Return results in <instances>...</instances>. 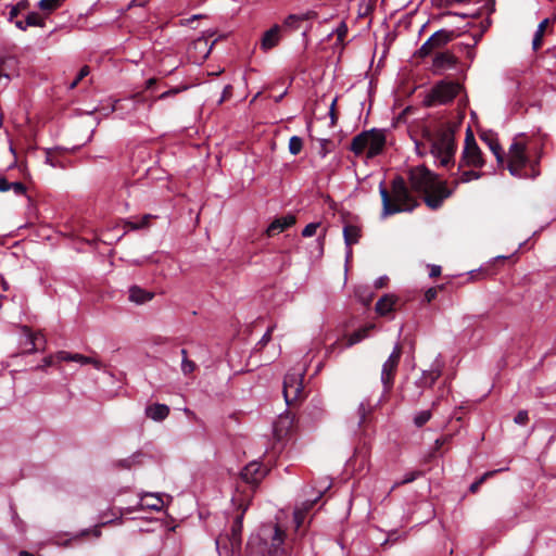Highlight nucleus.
I'll use <instances>...</instances> for the list:
<instances>
[{"mask_svg": "<svg viewBox=\"0 0 556 556\" xmlns=\"http://www.w3.org/2000/svg\"><path fill=\"white\" fill-rule=\"evenodd\" d=\"M156 83V79L155 78H149L147 81H146V88L147 89H150L154 84Z\"/></svg>", "mask_w": 556, "mask_h": 556, "instance_id": "obj_61", "label": "nucleus"}, {"mask_svg": "<svg viewBox=\"0 0 556 556\" xmlns=\"http://www.w3.org/2000/svg\"><path fill=\"white\" fill-rule=\"evenodd\" d=\"M361 228L356 225H345L343 228V238L344 243L348 248L346 257H350L352 254L351 247L356 244L361 238Z\"/></svg>", "mask_w": 556, "mask_h": 556, "instance_id": "obj_18", "label": "nucleus"}, {"mask_svg": "<svg viewBox=\"0 0 556 556\" xmlns=\"http://www.w3.org/2000/svg\"><path fill=\"white\" fill-rule=\"evenodd\" d=\"M420 476V472L419 471H412V472H408L404 476L403 480L396 482L393 484L392 489L391 490H394L395 488H397L399 485H402V484H406V483H410L413 481H415L418 477Z\"/></svg>", "mask_w": 556, "mask_h": 556, "instance_id": "obj_35", "label": "nucleus"}, {"mask_svg": "<svg viewBox=\"0 0 556 556\" xmlns=\"http://www.w3.org/2000/svg\"><path fill=\"white\" fill-rule=\"evenodd\" d=\"M15 26L21 30H26L28 26H26V21H16Z\"/></svg>", "mask_w": 556, "mask_h": 556, "instance_id": "obj_57", "label": "nucleus"}, {"mask_svg": "<svg viewBox=\"0 0 556 556\" xmlns=\"http://www.w3.org/2000/svg\"><path fill=\"white\" fill-rule=\"evenodd\" d=\"M73 362L79 363L80 365L91 364L98 370L103 368V364L99 359L88 357V356H85V355L78 354V353L73 354Z\"/></svg>", "mask_w": 556, "mask_h": 556, "instance_id": "obj_27", "label": "nucleus"}, {"mask_svg": "<svg viewBox=\"0 0 556 556\" xmlns=\"http://www.w3.org/2000/svg\"><path fill=\"white\" fill-rule=\"evenodd\" d=\"M547 24H548V18L543 20L539 24L536 31L534 34L533 40H532L533 50H538L541 48L542 42H543V36H544Z\"/></svg>", "mask_w": 556, "mask_h": 556, "instance_id": "obj_25", "label": "nucleus"}, {"mask_svg": "<svg viewBox=\"0 0 556 556\" xmlns=\"http://www.w3.org/2000/svg\"><path fill=\"white\" fill-rule=\"evenodd\" d=\"M395 298L393 295H384L381 299L378 300L376 303V312L384 316L393 311L394 304H395Z\"/></svg>", "mask_w": 556, "mask_h": 556, "instance_id": "obj_23", "label": "nucleus"}, {"mask_svg": "<svg viewBox=\"0 0 556 556\" xmlns=\"http://www.w3.org/2000/svg\"><path fill=\"white\" fill-rule=\"evenodd\" d=\"M529 420V416H528V412L527 410H520L518 412V414L515 416L514 418V421L517 424V425H526Z\"/></svg>", "mask_w": 556, "mask_h": 556, "instance_id": "obj_43", "label": "nucleus"}, {"mask_svg": "<svg viewBox=\"0 0 556 556\" xmlns=\"http://www.w3.org/2000/svg\"><path fill=\"white\" fill-rule=\"evenodd\" d=\"M152 216L151 215H144L139 223H131V228L132 229H140V228H144L149 225V220Z\"/></svg>", "mask_w": 556, "mask_h": 556, "instance_id": "obj_48", "label": "nucleus"}, {"mask_svg": "<svg viewBox=\"0 0 556 556\" xmlns=\"http://www.w3.org/2000/svg\"><path fill=\"white\" fill-rule=\"evenodd\" d=\"M139 505L142 509L161 511L164 506V501L159 493H146L140 497Z\"/></svg>", "mask_w": 556, "mask_h": 556, "instance_id": "obj_16", "label": "nucleus"}, {"mask_svg": "<svg viewBox=\"0 0 556 556\" xmlns=\"http://www.w3.org/2000/svg\"><path fill=\"white\" fill-rule=\"evenodd\" d=\"M387 280V277H380L376 280L375 285L377 288H382L384 286V281Z\"/></svg>", "mask_w": 556, "mask_h": 556, "instance_id": "obj_58", "label": "nucleus"}, {"mask_svg": "<svg viewBox=\"0 0 556 556\" xmlns=\"http://www.w3.org/2000/svg\"><path fill=\"white\" fill-rule=\"evenodd\" d=\"M11 184L7 178L0 177V192H7L11 190Z\"/></svg>", "mask_w": 556, "mask_h": 556, "instance_id": "obj_51", "label": "nucleus"}, {"mask_svg": "<svg viewBox=\"0 0 556 556\" xmlns=\"http://www.w3.org/2000/svg\"><path fill=\"white\" fill-rule=\"evenodd\" d=\"M267 475V469L258 462L249 463L241 471V478L244 482L256 485Z\"/></svg>", "mask_w": 556, "mask_h": 556, "instance_id": "obj_14", "label": "nucleus"}, {"mask_svg": "<svg viewBox=\"0 0 556 556\" xmlns=\"http://www.w3.org/2000/svg\"><path fill=\"white\" fill-rule=\"evenodd\" d=\"M118 105H121V108L128 106V105L125 103V100H124V101H118V102H117V104L114 106V110H117V109H118Z\"/></svg>", "mask_w": 556, "mask_h": 556, "instance_id": "obj_62", "label": "nucleus"}, {"mask_svg": "<svg viewBox=\"0 0 556 556\" xmlns=\"http://www.w3.org/2000/svg\"><path fill=\"white\" fill-rule=\"evenodd\" d=\"M8 62H13V59H9V60H8ZM5 64H7V61H2V62L0 63V78H1V77H4L7 80H9V79H10V76H9L7 73H4V66H5Z\"/></svg>", "mask_w": 556, "mask_h": 556, "instance_id": "obj_55", "label": "nucleus"}, {"mask_svg": "<svg viewBox=\"0 0 556 556\" xmlns=\"http://www.w3.org/2000/svg\"><path fill=\"white\" fill-rule=\"evenodd\" d=\"M280 26L274 25L270 29L264 33L261 41V48L268 51L276 47L280 40Z\"/></svg>", "mask_w": 556, "mask_h": 556, "instance_id": "obj_20", "label": "nucleus"}, {"mask_svg": "<svg viewBox=\"0 0 556 556\" xmlns=\"http://www.w3.org/2000/svg\"><path fill=\"white\" fill-rule=\"evenodd\" d=\"M283 541L285 532L278 526L264 527L250 536L245 556H288Z\"/></svg>", "mask_w": 556, "mask_h": 556, "instance_id": "obj_2", "label": "nucleus"}, {"mask_svg": "<svg viewBox=\"0 0 556 556\" xmlns=\"http://www.w3.org/2000/svg\"><path fill=\"white\" fill-rule=\"evenodd\" d=\"M441 275V266L429 265V277L434 278Z\"/></svg>", "mask_w": 556, "mask_h": 556, "instance_id": "obj_52", "label": "nucleus"}, {"mask_svg": "<svg viewBox=\"0 0 556 556\" xmlns=\"http://www.w3.org/2000/svg\"><path fill=\"white\" fill-rule=\"evenodd\" d=\"M21 12V3L13 5L9 12V21L12 22Z\"/></svg>", "mask_w": 556, "mask_h": 556, "instance_id": "obj_50", "label": "nucleus"}, {"mask_svg": "<svg viewBox=\"0 0 556 556\" xmlns=\"http://www.w3.org/2000/svg\"><path fill=\"white\" fill-rule=\"evenodd\" d=\"M308 509H305V507L302 509V508H296L294 510V514H293V517H294V522L296 525V528L299 529L304 520H305V514Z\"/></svg>", "mask_w": 556, "mask_h": 556, "instance_id": "obj_37", "label": "nucleus"}, {"mask_svg": "<svg viewBox=\"0 0 556 556\" xmlns=\"http://www.w3.org/2000/svg\"><path fill=\"white\" fill-rule=\"evenodd\" d=\"M25 21H26V26L43 27V25H45L42 18H40L39 15L37 13H35V12L29 13L26 16Z\"/></svg>", "mask_w": 556, "mask_h": 556, "instance_id": "obj_33", "label": "nucleus"}, {"mask_svg": "<svg viewBox=\"0 0 556 556\" xmlns=\"http://www.w3.org/2000/svg\"><path fill=\"white\" fill-rule=\"evenodd\" d=\"M197 368V365L194 362L190 361L188 357H184L181 359V371L184 375H190L192 374Z\"/></svg>", "mask_w": 556, "mask_h": 556, "instance_id": "obj_34", "label": "nucleus"}, {"mask_svg": "<svg viewBox=\"0 0 556 556\" xmlns=\"http://www.w3.org/2000/svg\"><path fill=\"white\" fill-rule=\"evenodd\" d=\"M90 73V70L87 65L83 66L79 70V73L77 74L76 78L70 84L68 88L74 89L80 80H83L86 76H88Z\"/></svg>", "mask_w": 556, "mask_h": 556, "instance_id": "obj_36", "label": "nucleus"}, {"mask_svg": "<svg viewBox=\"0 0 556 556\" xmlns=\"http://www.w3.org/2000/svg\"><path fill=\"white\" fill-rule=\"evenodd\" d=\"M231 94V86L230 85H227L225 86L224 90H223V94L220 97V99L218 100V103H223L226 99H228Z\"/></svg>", "mask_w": 556, "mask_h": 556, "instance_id": "obj_54", "label": "nucleus"}, {"mask_svg": "<svg viewBox=\"0 0 556 556\" xmlns=\"http://www.w3.org/2000/svg\"><path fill=\"white\" fill-rule=\"evenodd\" d=\"M386 142L387 131L384 129L372 128L353 138L351 151L356 155L365 153L367 159H372L382 153Z\"/></svg>", "mask_w": 556, "mask_h": 556, "instance_id": "obj_6", "label": "nucleus"}, {"mask_svg": "<svg viewBox=\"0 0 556 556\" xmlns=\"http://www.w3.org/2000/svg\"><path fill=\"white\" fill-rule=\"evenodd\" d=\"M193 46H194V49H199V50H201V52H203V58H207V55L210 54L212 47H213V45H211L208 47V41L205 38H198L193 42Z\"/></svg>", "mask_w": 556, "mask_h": 556, "instance_id": "obj_30", "label": "nucleus"}, {"mask_svg": "<svg viewBox=\"0 0 556 556\" xmlns=\"http://www.w3.org/2000/svg\"><path fill=\"white\" fill-rule=\"evenodd\" d=\"M333 33L337 35L338 41L342 42L348 34L346 24L341 22Z\"/></svg>", "mask_w": 556, "mask_h": 556, "instance_id": "obj_41", "label": "nucleus"}, {"mask_svg": "<svg viewBox=\"0 0 556 556\" xmlns=\"http://www.w3.org/2000/svg\"><path fill=\"white\" fill-rule=\"evenodd\" d=\"M458 65V59L455 54L450 51L438 52L431 64V72L434 75H443L448 71L456 70Z\"/></svg>", "mask_w": 556, "mask_h": 556, "instance_id": "obj_13", "label": "nucleus"}, {"mask_svg": "<svg viewBox=\"0 0 556 556\" xmlns=\"http://www.w3.org/2000/svg\"><path fill=\"white\" fill-rule=\"evenodd\" d=\"M179 91H180V89H178V88L169 89V90H167V91H165V92L161 93V94L156 98V100H157V99H159V100H165V99H167L168 97H172V96L177 94ZM154 101H155V99H154V100H152L151 102H149V104H148V110H149V111L152 109V105H153Z\"/></svg>", "mask_w": 556, "mask_h": 556, "instance_id": "obj_39", "label": "nucleus"}, {"mask_svg": "<svg viewBox=\"0 0 556 556\" xmlns=\"http://www.w3.org/2000/svg\"><path fill=\"white\" fill-rule=\"evenodd\" d=\"M304 369H298L287 372L283 379V396L287 405L300 400L303 395Z\"/></svg>", "mask_w": 556, "mask_h": 556, "instance_id": "obj_10", "label": "nucleus"}, {"mask_svg": "<svg viewBox=\"0 0 556 556\" xmlns=\"http://www.w3.org/2000/svg\"><path fill=\"white\" fill-rule=\"evenodd\" d=\"M11 190L16 194V195H22V194H25L26 192V187L24 184L20 182V181H15V182H12L11 184Z\"/></svg>", "mask_w": 556, "mask_h": 556, "instance_id": "obj_45", "label": "nucleus"}, {"mask_svg": "<svg viewBox=\"0 0 556 556\" xmlns=\"http://www.w3.org/2000/svg\"><path fill=\"white\" fill-rule=\"evenodd\" d=\"M273 330H274V326H271V327H269V328L267 329V331L265 332V334H264V336L262 337V339L260 340V344L265 345V344H267V343L270 341Z\"/></svg>", "mask_w": 556, "mask_h": 556, "instance_id": "obj_53", "label": "nucleus"}, {"mask_svg": "<svg viewBox=\"0 0 556 556\" xmlns=\"http://www.w3.org/2000/svg\"><path fill=\"white\" fill-rule=\"evenodd\" d=\"M154 298V292L147 291L138 286L129 288V301L136 304H144Z\"/></svg>", "mask_w": 556, "mask_h": 556, "instance_id": "obj_21", "label": "nucleus"}, {"mask_svg": "<svg viewBox=\"0 0 556 556\" xmlns=\"http://www.w3.org/2000/svg\"><path fill=\"white\" fill-rule=\"evenodd\" d=\"M54 356L59 362H73V353L66 351H59Z\"/></svg>", "mask_w": 556, "mask_h": 556, "instance_id": "obj_46", "label": "nucleus"}, {"mask_svg": "<svg viewBox=\"0 0 556 556\" xmlns=\"http://www.w3.org/2000/svg\"><path fill=\"white\" fill-rule=\"evenodd\" d=\"M443 365L441 362L435 361L429 370H424L421 377L417 381L418 386L421 388H431L435 381L442 375Z\"/></svg>", "mask_w": 556, "mask_h": 556, "instance_id": "obj_15", "label": "nucleus"}, {"mask_svg": "<svg viewBox=\"0 0 556 556\" xmlns=\"http://www.w3.org/2000/svg\"><path fill=\"white\" fill-rule=\"evenodd\" d=\"M456 37L454 30L448 29H439L434 34H432L426 42L419 48L418 55L420 58L428 56L434 50L441 49L445 47L448 42H451Z\"/></svg>", "mask_w": 556, "mask_h": 556, "instance_id": "obj_12", "label": "nucleus"}, {"mask_svg": "<svg viewBox=\"0 0 556 556\" xmlns=\"http://www.w3.org/2000/svg\"><path fill=\"white\" fill-rule=\"evenodd\" d=\"M169 414V407L165 404H153L146 408V415L154 421L164 420Z\"/></svg>", "mask_w": 556, "mask_h": 556, "instance_id": "obj_22", "label": "nucleus"}, {"mask_svg": "<svg viewBox=\"0 0 556 556\" xmlns=\"http://www.w3.org/2000/svg\"><path fill=\"white\" fill-rule=\"evenodd\" d=\"M401 355L402 348L399 343H396L388 359L382 365L380 379L386 392L390 391L393 387L394 377L401 359Z\"/></svg>", "mask_w": 556, "mask_h": 556, "instance_id": "obj_11", "label": "nucleus"}, {"mask_svg": "<svg viewBox=\"0 0 556 556\" xmlns=\"http://www.w3.org/2000/svg\"><path fill=\"white\" fill-rule=\"evenodd\" d=\"M379 192L382 200V218L400 212L413 211L417 206V201L408 190L403 177H395L393 179L391 195L383 186V182L379 186Z\"/></svg>", "mask_w": 556, "mask_h": 556, "instance_id": "obj_3", "label": "nucleus"}, {"mask_svg": "<svg viewBox=\"0 0 556 556\" xmlns=\"http://www.w3.org/2000/svg\"><path fill=\"white\" fill-rule=\"evenodd\" d=\"M337 99H334L330 105L329 114L331 117L332 123H334L336 114H334V105H336Z\"/></svg>", "mask_w": 556, "mask_h": 556, "instance_id": "obj_56", "label": "nucleus"}, {"mask_svg": "<svg viewBox=\"0 0 556 556\" xmlns=\"http://www.w3.org/2000/svg\"><path fill=\"white\" fill-rule=\"evenodd\" d=\"M455 152L453 129L450 127L440 129L431 139V154L435 162L443 167H448L454 164Z\"/></svg>", "mask_w": 556, "mask_h": 556, "instance_id": "obj_7", "label": "nucleus"}, {"mask_svg": "<svg viewBox=\"0 0 556 556\" xmlns=\"http://www.w3.org/2000/svg\"><path fill=\"white\" fill-rule=\"evenodd\" d=\"M118 105H121V108L128 106V105L125 103V100H124V101H118V102H117V104L114 106V110H117V109H118Z\"/></svg>", "mask_w": 556, "mask_h": 556, "instance_id": "obj_63", "label": "nucleus"}, {"mask_svg": "<svg viewBox=\"0 0 556 556\" xmlns=\"http://www.w3.org/2000/svg\"><path fill=\"white\" fill-rule=\"evenodd\" d=\"M481 177V173L476 170H465L459 175V178L457 179L456 184L463 182H469L475 179H479Z\"/></svg>", "mask_w": 556, "mask_h": 556, "instance_id": "obj_31", "label": "nucleus"}, {"mask_svg": "<svg viewBox=\"0 0 556 556\" xmlns=\"http://www.w3.org/2000/svg\"><path fill=\"white\" fill-rule=\"evenodd\" d=\"M408 181L413 191L425 194V202L432 210L439 208L452 194L445 182L424 165L408 170Z\"/></svg>", "mask_w": 556, "mask_h": 556, "instance_id": "obj_1", "label": "nucleus"}, {"mask_svg": "<svg viewBox=\"0 0 556 556\" xmlns=\"http://www.w3.org/2000/svg\"><path fill=\"white\" fill-rule=\"evenodd\" d=\"M20 556H34V555H33V554H30V553H28V552H26V551H22V552L20 553Z\"/></svg>", "mask_w": 556, "mask_h": 556, "instance_id": "obj_64", "label": "nucleus"}, {"mask_svg": "<svg viewBox=\"0 0 556 556\" xmlns=\"http://www.w3.org/2000/svg\"><path fill=\"white\" fill-rule=\"evenodd\" d=\"M374 328V325H369L367 327H364L362 329H358L357 331L353 332L349 339H348V343H346V346H352L358 342H361L362 340H364L367 336H368V331L370 329Z\"/></svg>", "mask_w": 556, "mask_h": 556, "instance_id": "obj_26", "label": "nucleus"}, {"mask_svg": "<svg viewBox=\"0 0 556 556\" xmlns=\"http://www.w3.org/2000/svg\"><path fill=\"white\" fill-rule=\"evenodd\" d=\"M55 359V356L54 355H49L47 357H45L41 362V364H39L36 369L37 370H45L46 368L50 367L53 365V362Z\"/></svg>", "mask_w": 556, "mask_h": 556, "instance_id": "obj_44", "label": "nucleus"}, {"mask_svg": "<svg viewBox=\"0 0 556 556\" xmlns=\"http://www.w3.org/2000/svg\"><path fill=\"white\" fill-rule=\"evenodd\" d=\"M313 15L314 14L312 12H307L304 14H290L285 20V26H287L289 28L298 29L300 27L301 22L311 18Z\"/></svg>", "mask_w": 556, "mask_h": 556, "instance_id": "obj_24", "label": "nucleus"}, {"mask_svg": "<svg viewBox=\"0 0 556 556\" xmlns=\"http://www.w3.org/2000/svg\"><path fill=\"white\" fill-rule=\"evenodd\" d=\"M438 295V289L432 287V288H429L426 292H425V300L426 302L430 303L431 301H433Z\"/></svg>", "mask_w": 556, "mask_h": 556, "instance_id": "obj_49", "label": "nucleus"}, {"mask_svg": "<svg viewBox=\"0 0 556 556\" xmlns=\"http://www.w3.org/2000/svg\"><path fill=\"white\" fill-rule=\"evenodd\" d=\"M144 102H146V99L140 93H137V94L132 96L131 98L125 100V103L131 108H136L140 104H143Z\"/></svg>", "mask_w": 556, "mask_h": 556, "instance_id": "obj_40", "label": "nucleus"}, {"mask_svg": "<svg viewBox=\"0 0 556 556\" xmlns=\"http://www.w3.org/2000/svg\"><path fill=\"white\" fill-rule=\"evenodd\" d=\"M483 165L482 152L477 144L472 130L467 128L459 167L481 168Z\"/></svg>", "mask_w": 556, "mask_h": 556, "instance_id": "obj_9", "label": "nucleus"}, {"mask_svg": "<svg viewBox=\"0 0 556 556\" xmlns=\"http://www.w3.org/2000/svg\"><path fill=\"white\" fill-rule=\"evenodd\" d=\"M303 149V139L299 136H292L289 140V152L298 155Z\"/></svg>", "mask_w": 556, "mask_h": 556, "instance_id": "obj_29", "label": "nucleus"}, {"mask_svg": "<svg viewBox=\"0 0 556 556\" xmlns=\"http://www.w3.org/2000/svg\"><path fill=\"white\" fill-rule=\"evenodd\" d=\"M26 340L29 344V348L25 351L26 354H34L39 350L45 349L46 339L40 332H31L28 328H24Z\"/></svg>", "mask_w": 556, "mask_h": 556, "instance_id": "obj_17", "label": "nucleus"}, {"mask_svg": "<svg viewBox=\"0 0 556 556\" xmlns=\"http://www.w3.org/2000/svg\"><path fill=\"white\" fill-rule=\"evenodd\" d=\"M233 504L238 502L239 513L235 516L230 533L222 534L216 539V548L219 556H233L241 548L242 520L249 504L241 500L232 498Z\"/></svg>", "mask_w": 556, "mask_h": 556, "instance_id": "obj_5", "label": "nucleus"}, {"mask_svg": "<svg viewBox=\"0 0 556 556\" xmlns=\"http://www.w3.org/2000/svg\"><path fill=\"white\" fill-rule=\"evenodd\" d=\"M319 223H311L306 225L302 231L303 237H312L316 233L317 229L319 228Z\"/></svg>", "mask_w": 556, "mask_h": 556, "instance_id": "obj_42", "label": "nucleus"}, {"mask_svg": "<svg viewBox=\"0 0 556 556\" xmlns=\"http://www.w3.org/2000/svg\"><path fill=\"white\" fill-rule=\"evenodd\" d=\"M527 150L526 142L516 138L508 150L507 168L515 177L534 179L540 175V170L535 168L538 162L530 161Z\"/></svg>", "mask_w": 556, "mask_h": 556, "instance_id": "obj_4", "label": "nucleus"}, {"mask_svg": "<svg viewBox=\"0 0 556 556\" xmlns=\"http://www.w3.org/2000/svg\"><path fill=\"white\" fill-rule=\"evenodd\" d=\"M319 497H321V494H318V497H316V498H315V500H313V501L305 502V503L303 504V506H305V509H309V508H312V506L314 505V503H315Z\"/></svg>", "mask_w": 556, "mask_h": 556, "instance_id": "obj_59", "label": "nucleus"}, {"mask_svg": "<svg viewBox=\"0 0 556 556\" xmlns=\"http://www.w3.org/2000/svg\"><path fill=\"white\" fill-rule=\"evenodd\" d=\"M66 0H40L38 2V8L45 12H53L59 9Z\"/></svg>", "mask_w": 556, "mask_h": 556, "instance_id": "obj_28", "label": "nucleus"}, {"mask_svg": "<svg viewBox=\"0 0 556 556\" xmlns=\"http://www.w3.org/2000/svg\"><path fill=\"white\" fill-rule=\"evenodd\" d=\"M295 223L293 215H287L281 218L275 219L266 229V233L271 237L279 232H282L287 228L291 227Z\"/></svg>", "mask_w": 556, "mask_h": 556, "instance_id": "obj_19", "label": "nucleus"}, {"mask_svg": "<svg viewBox=\"0 0 556 556\" xmlns=\"http://www.w3.org/2000/svg\"><path fill=\"white\" fill-rule=\"evenodd\" d=\"M489 146H490V149L492 150V152L494 153V155L496 156V160L498 162H502L503 161V156L501 154V146L498 144V142L491 141L489 143Z\"/></svg>", "mask_w": 556, "mask_h": 556, "instance_id": "obj_47", "label": "nucleus"}, {"mask_svg": "<svg viewBox=\"0 0 556 556\" xmlns=\"http://www.w3.org/2000/svg\"><path fill=\"white\" fill-rule=\"evenodd\" d=\"M430 418H431L430 410H421L415 416L414 422L417 427H422L425 424H427L430 420Z\"/></svg>", "mask_w": 556, "mask_h": 556, "instance_id": "obj_32", "label": "nucleus"}, {"mask_svg": "<svg viewBox=\"0 0 556 556\" xmlns=\"http://www.w3.org/2000/svg\"><path fill=\"white\" fill-rule=\"evenodd\" d=\"M359 412H361V415H362V416H361V421H359V422H362V421L364 420V418H365V414H366V408H365L364 403H362V404L359 405Z\"/></svg>", "mask_w": 556, "mask_h": 556, "instance_id": "obj_60", "label": "nucleus"}, {"mask_svg": "<svg viewBox=\"0 0 556 556\" xmlns=\"http://www.w3.org/2000/svg\"><path fill=\"white\" fill-rule=\"evenodd\" d=\"M495 472H497L496 470L494 471H488L485 472L482 477H480L479 480L475 481L473 483H471L469 490L475 493L478 491V489L480 488V485L486 480V478L493 476Z\"/></svg>", "mask_w": 556, "mask_h": 556, "instance_id": "obj_38", "label": "nucleus"}, {"mask_svg": "<svg viewBox=\"0 0 556 556\" xmlns=\"http://www.w3.org/2000/svg\"><path fill=\"white\" fill-rule=\"evenodd\" d=\"M462 86L452 80H441L426 94V106L442 105L451 102L459 92Z\"/></svg>", "mask_w": 556, "mask_h": 556, "instance_id": "obj_8", "label": "nucleus"}]
</instances>
